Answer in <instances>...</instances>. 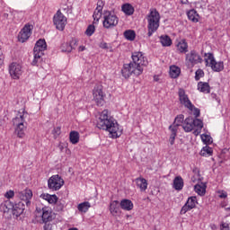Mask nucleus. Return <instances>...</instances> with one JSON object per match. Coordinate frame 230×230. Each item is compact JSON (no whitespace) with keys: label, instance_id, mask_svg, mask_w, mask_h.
<instances>
[{"label":"nucleus","instance_id":"f257e3e1","mask_svg":"<svg viewBox=\"0 0 230 230\" xmlns=\"http://www.w3.org/2000/svg\"><path fill=\"white\" fill-rule=\"evenodd\" d=\"M133 63L125 64L122 68V76L130 78L131 75L139 76L143 74V66H148V60L142 52H134L132 54Z\"/></svg>","mask_w":230,"mask_h":230},{"label":"nucleus","instance_id":"f03ea898","mask_svg":"<svg viewBox=\"0 0 230 230\" xmlns=\"http://www.w3.org/2000/svg\"><path fill=\"white\" fill-rule=\"evenodd\" d=\"M97 127L102 130H107L113 137H119L123 134V129L119 128L118 121L109 115V110L102 111L97 120Z\"/></svg>","mask_w":230,"mask_h":230},{"label":"nucleus","instance_id":"7ed1b4c3","mask_svg":"<svg viewBox=\"0 0 230 230\" xmlns=\"http://www.w3.org/2000/svg\"><path fill=\"white\" fill-rule=\"evenodd\" d=\"M204 128V123L199 119H193L191 117H188L182 123V128L185 132H192L194 136H199L200 134V130Z\"/></svg>","mask_w":230,"mask_h":230},{"label":"nucleus","instance_id":"20e7f679","mask_svg":"<svg viewBox=\"0 0 230 230\" xmlns=\"http://www.w3.org/2000/svg\"><path fill=\"white\" fill-rule=\"evenodd\" d=\"M161 20V16L159 15V12L157 10H152L150 13L147 15V35L148 37H152L155 31H157L159 28V21Z\"/></svg>","mask_w":230,"mask_h":230},{"label":"nucleus","instance_id":"39448f33","mask_svg":"<svg viewBox=\"0 0 230 230\" xmlns=\"http://www.w3.org/2000/svg\"><path fill=\"white\" fill-rule=\"evenodd\" d=\"M26 113L22 112V113H18L17 116L13 119V125L15 128V134L16 136H18V137H24L25 134V130H26V119L25 117Z\"/></svg>","mask_w":230,"mask_h":230},{"label":"nucleus","instance_id":"423d86ee","mask_svg":"<svg viewBox=\"0 0 230 230\" xmlns=\"http://www.w3.org/2000/svg\"><path fill=\"white\" fill-rule=\"evenodd\" d=\"M178 96L180 100V103L184 105L189 111H191L195 118H199L200 116V110L195 108V106L191 103V101L188 98L186 92L183 89H180L178 92Z\"/></svg>","mask_w":230,"mask_h":230},{"label":"nucleus","instance_id":"0eeeda50","mask_svg":"<svg viewBox=\"0 0 230 230\" xmlns=\"http://www.w3.org/2000/svg\"><path fill=\"white\" fill-rule=\"evenodd\" d=\"M35 217L37 222H42L43 224L51 222V220H53V210H51V208L49 207L42 208H37L35 210Z\"/></svg>","mask_w":230,"mask_h":230},{"label":"nucleus","instance_id":"6e6552de","mask_svg":"<svg viewBox=\"0 0 230 230\" xmlns=\"http://www.w3.org/2000/svg\"><path fill=\"white\" fill-rule=\"evenodd\" d=\"M48 48V45L46 44V40H39L34 47V59L32 61V66H37V62L40 60V58L44 56V51H46V49Z\"/></svg>","mask_w":230,"mask_h":230},{"label":"nucleus","instance_id":"1a4fd4ad","mask_svg":"<svg viewBox=\"0 0 230 230\" xmlns=\"http://www.w3.org/2000/svg\"><path fill=\"white\" fill-rule=\"evenodd\" d=\"M105 92H103V85L97 84L93 91V102L98 107H103L105 105Z\"/></svg>","mask_w":230,"mask_h":230},{"label":"nucleus","instance_id":"9d476101","mask_svg":"<svg viewBox=\"0 0 230 230\" xmlns=\"http://www.w3.org/2000/svg\"><path fill=\"white\" fill-rule=\"evenodd\" d=\"M119 19L116 14L112 13L111 11H105L103 13V28L106 30H111L115 26H118Z\"/></svg>","mask_w":230,"mask_h":230},{"label":"nucleus","instance_id":"9b49d317","mask_svg":"<svg viewBox=\"0 0 230 230\" xmlns=\"http://www.w3.org/2000/svg\"><path fill=\"white\" fill-rule=\"evenodd\" d=\"M205 62H206V66H208V67H211L213 71L220 72L224 69V63L217 62L215 60V58L213 57V54L211 53L205 54Z\"/></svg>","mask_w":230,"mask_h":230},{"label":"nucleus","instance_id":"f8f14e48","mask_svg":"<svg viewBox=\"0 0 230 230\" xmlns=\"http://www.w3.org/2000/svg\"><path fill=\"white\" fill-rule=\"evenodd\" d=\"M48 186L52 191H58L64 186V179L58 174L53 175L49 179Z\"/></svg>","mask_w":230,"mask_h":230},{"label":"nucleus","instance_id":"ddd939ff","mask_svg":"<svg viewBox=\"0 0 230 230\" xmlns=\"http://www.w3.org/2000/svg\"><path fill=\"white\" fill-rule=\"evenodd\" d=\"M53 22L57 30L64 31V28H66V24H67V18L58 10L53 17Z\"/></svg>","mask_w":230,"mask_h":230},{"label":"nucleus","instance_id":"4468645a","mask_svg":"<svg viewBox=\"0 0 230 230\" xmlns=\"http://www.w3.org/2000/svg\"><path fill=\"white\" fill-rule=\"evenodd\" d=\"M31 31H33V25L30 23L25 24L18 35V40L20 42H26L31 36Z\"/></svg>","mask_w":230,"mask_h":230},{"label":"nucleus","instance_id":"2eb2a0df","mask_svg":"<svg viewBox=\"0 0 230 230\" xmlns=\"http://www.w3.org/2000/svg\"><path fill=\"white\" fill-rule=\"evenodd\" d=\"M185 60L189 66H193L196 64H200V62H202V58H200V55H199L197 51L191 50L186 55Z\"/></svg>","mask_w":230,"mask_h":230},{"label":"nucleus","instance_id":"dca6fc26","mask_svg":"<svg viewBox=\"0 0 230 230\" xmlns=\"http://www.w3.org/2000/svg\"><path fill=\"white\" fill-rule=\"evenodd\" d=\"M33 197V192L31 190H25L23 191L18 192V199H20L21 202H23L26 206H30L31 204V198Z\"/></svg>","mask_w":230,"mask_h":230},{"label":"nucleus","instance_id":"f3484780","mask_svg":"<svg viewBox=\"0 0 230 230\" xmlns=\"http://www.w3.org/2000/svg\"><path fill=\"white\" fill-rule=\"evenodd\" d=\"M9 73L14 80H19L21 75H22V70L21 65L17 63H13L9 66Z\"/></svg>","mask_w":230,"mask_h":230},{"label":"nucleus","instance_id":"a211bd4d","mask_svg":"<svg viewBox=\"0 0 230 230\" xmlns=\"http://www.w3.org/2000/svg\"><path fill=\"white\" fill-rule=\"evenodd\" d=\"M24 209H26V204L22 201H19L13 208V215L14 217H21L22 213H24Z\"/></svg>","mask_w":230,"mask_h":230},{"label":"nucleus","instance_id":"6ab92c4d","mask_svg":"<svg viewBox=\"0 0 230 230\" xmlns=\"http://www.w3.org/2000/svg\"><path fill=\"white\" fill-rule=\"evenodd\" d=\"M13 203L11 202L10 200L4 201L0 205V211L4 215L10 213L11 211L13 212Z\"/></svg>","mask_w":230,"mask_h":230},{"label":"nucleus","instance_id":"aec40b11","mask_svg":"<svg viewBox=\"0 0 230 230\" xmlns=\"http://www.w3.org/2000/svg\"><path fill=\"white\" fill-rule=\"evenodd\" d=\"M119 206L120 203L118 200H113L110 204V213L112 215V217H118L119 215Z\"/></svg>","mask_w":230,"mask_h":230},{"label":"nucleus","instance_id":"412c9836","mask_svg":"<svg viewBox=\"0 0 230 230\" xmlns=\"http://www.w3.org/2000/svg\"><path fill=\"white\" fill-rule=\"evenodd\" d=\"M135 182L137 188H139L140 191H146V189L148 188V181H146V179L141 177L137 178L135 180Z\"/></svg>","mask_w":230,"mask_h":230},{"label":"nucleus","instance_id":"4be33fe9","mask_svg":"<svg viewBox=\"0 0 230 230\" xmlns=\"http://www.w3.org/2000/svg\"><path fill=\"white\" fill-rule=\"evenodd\" d=\"M187 16L189 21H191V22H199L200 20V15H199V13H197L195 9H191L187 12Z\"/></svg>","mask_w":230,"mask_h":230},{"label":"nucleus","instance_id":"5701e85b","mask_svg":"<svg viewBox=\"0 0 230 230\" xmlns=\"http://www.w3.org/2000/svg\"><path fill=\"white\" fill-rule=\"evenodd\" d=\"M184 115L181 114V115H178L175 119H174V122L172 125H171L169 127V128H175L176 130H179V127H182V123H184Z\"/></svg>","mask_w":230,"mask_h":230},{"label":"nucleus","instance_id":"b1692460","mask_svg":"<svg viewBox=\"0 0 230 230\" xmlns=\"http://www.w3.org/2000/svg\"><path fill=\"white\" fill-rule=\"evenodd\" d=\"M120 208L124 209V211H132V209H134V204L130 199H122L120 201Z\"/></svg>","mask_w":230,"mask_h":230},{"label":"nucleus","instance_id":"393cba45","mask_svg":"<svg viewBox=\"0 0 230 230\" xmlns=\"http://www.w3.org/2000/svg\"><path fill=\"white\" fill-rule=\"evenodd\" d=\"M173 188L178 191L182 190V188H184V180H182V177L181 176L175 177V179L173 180Z\"/></svg>","mask_w":230,"mask_h":230},{"label":"nucleus","instance_id":"a878e982","mask_svg":"<svg viewBox=\"0 0 230 230\" xmlns=\"http://www.w3.org/2000/svg\"><path fill=\"white\" fill-rule=\"evenodd\" d=\"M40 198L44 200H48L49 204H57L58 201L57 195L41 194Z\"/></svg>","mask_w":230,"mask_h":230},{"label":"nucleus","instance_id":"bb28decb","mask_svg":"<svg viewBox=\"0 0 230 230\" xmlns=\"http://www.w3.org/2000/svg\"><path fill=\"white\" fill-rule=\"evenodd\" d=\"M122 12L125 13V15H134V6L130 4H124L121 6Z\"/></svg>","mask_w":230,"mask_h":230},{"label":"nucleus","instance_id":"cd10ccee","mask_svg":"<svg viewBox=\"0 0 230 230\" xmlns=\"http://www.w3.org/2000/svg\"><path fill=\"white\" fill-rule=\"evenodd\" d=\"M177 49L180 53H188V42H186V40H181L178 42Z\"/></svg>","mask_w":230,"mask_h":230},{"label":"nucleus","instance_id":"c85d7f7f","mask_svg":"<svg viewBox=\"0 0 230 230\" xmlns=\"http://www.w3.org/2000/svg\"><path fill=\"white\" fill-rule=\"evenodd\" d=\"M194 190L198 195H206V183H198L194 186Z\"/></svg>","mask_w":230,"mask_h":230},{"label":"nucleus","instance_id":"c756f323","mask_svg":"<svg viewBox=\"0 0 230 230\" xmlns=\"http://www.w3.org/2000/svg\"><path fill=\"white\" fill-rule=\"evenodd\" d=\"M102 10H103V7L98 4L93 15L94 22H98L102 18Z\"/></svg>","mask_w":230,"mask_h":230},{"label":"nucleus","instance_id":"7c9ffc66","mask_svg":"<svg viewBox=\"0 0 230 230\" xmlns=\"http://www.w3.org/2000/svg\"><path fill=\"white\" fill-rule=\"evenodd\" d=\"M69 139L72 145H76L80 141V135L76 131H71L69 135Z\"/></svg>","mask_w":230,"mask_h":230},{"label":"nucleus","instance_id":"2f4dec72","mask_svg":"<svg viewBox=\"0 0 230 230\" xmlns=\"http://www.w3.org/2000/svg\"><path fill=\"white\" fill-rule=\"evenodd\" d=\"M170 75L172 78H178L181 75V68H179L177 66H172L170 67Z\"/></svg>","mask_w":230,"mask_h":230},{"label":"nucleus","instance_id":"473e14b6","mask_svg":"<svg viewBox=\"0 0 230 230\" xmlns=\"http://www.w3.org/2000/svg\"><path fill=\"white\" fill-rule=\"evenodd\" d=\"M89 208H91V203H89V201L83 202L77 206V209L81 211V213H87Z\"/></svg>","mask_w":230,"mask_h":230},{"label":"nucleus","instance_id":"72a5a7b5","mask_svg":"<svg viewBox=\"0 0 230 230\" xmlns=\"http://www.w3.org/2000/svg\"><path fill=\"white\" fill-rule=\"evenodd\" d=\"M160 42L164 47L172 46V39L168 35L161 36Z\"/></svg>","mask_w":230,"mask_h":230},{"label":"nucleus","instance_id":"f704fd0d","mask_svg":"<svg viewBox=\"0 0 230 230\" xmlns=\"http://www.w3.org/2000/svg\"><path fill=\"white\" fill-rule=\"evenodd\" d=\"M209 84L208 83L199 82L198 84V90L200 91V93H209Z\"/></svg>","mask_w":230,"mask_h":230},{"label":"nucleus","instance_id":"c9c22d12","mask_svg":"<svg viewBox=\"0 0 230 230\" xmlns=\"http://www.w3.org/2000/svg\"><path fill=\"white\" fill-rule=\"evenodd\" d=\"M171 130V135L169 137V143L171 146L175 145V137H177V129L175 128H169Z\"/></svg>","mask_w":230,"mask_h":230},{"label":"nucleus","instance_id":"e433bc0d","mask_svg":"<svg viewBox=\"0 0 230 230\" xmlns=\"http://www.w3.org/2000/svg\"><path fill=\"white\" fill-rule=\"evenodd\" d=\"M124 37L127 40H134V39H136V31L128 30L124 32Z\"/></svg>","mask_w":230,"mask_h":230},{"label":"nucleus","instance_id":"4c0bfd02","mask_svg":"<svg viewBox=\"0 0 230 230\" xmlns=\"http://www.w3.org/2000/svg\"><path fill=\"white\" fill-rule=\"evenodd\" d=\"M212 154H213V148L209 147L208 146H204L200 151V155H203V156L211 155Z\"/></svg>","mask_w":230,"mask_h":230},{"label":"nucleus","instance_id":"58836bf2","mask_svg":"<svg viewBox=\"0 0 230 230\" xmlns=\"http://www.w3.org/2000/svg\"><path fill=\"white\" fill-rule=\"evenodd\" d=\"M187 206L189 208H190L191 209H193V208H195L196 204H197V198L196 197H190L188 199L187 202H186Z\"/></svg>","mask_w":230,"mask_h":230},{"label":"nucleus","instance_id":"ea45409f","mask_svg":"<svg viewBox=\"0 0 230 230\" xmlns=\"http://www.w3.org/2000/svg\"><path fill=\"white\" fill-rule=\"evenodd\" d=\"M201 139L206 145H211L213 143V138L209 135H201Z\"/></svg>","mask_w":230,"mask_h":230},{"label":"nucleus","instance_id":"a19ab883","mask_svg":"<svg viewBox=\"0 0 230 230\" xmlns=\"http://www.w3.org/2000/svg\"><path fill=\"white\" fill-rule=\"evenodd\" d=\"M61 51L63 53H71L72 51L71 45H69V43H63L61 45Z\"/></svg>","mask_w":230,"mask_h":230},{"label":"nucleus","instance_id":"79ce46f5","mask_svg":"<svg viewBox=\"0 0 230 230\" xmlns=\"http://www.w3.org/2000/svg\"><path fill=\"white\" fill-rule=\"evenodd\" d=\"M95 27L94 25H89L85 31V35H87L88 37H91V35H93V33H94L95 31Z\"/></svg>","mask_w":230,"mask_h":230},{"label":"nucleus","instance_id":"37998d69","mask_svg":"<svg viewBox=\"0 0 230 230\" xmlns=\"http://www.w3.org/2000/svg\"><path fill=\"white\" fill-rule=\"evenodd\" d=\"M57 229L56 224L45 223L44 230H55Z\"/></svg>","mask_w":230,"mask_h":230},{"label":"nucleus","instance_id":"c03bdc74","mask_svg":"<svg viewBox=\"0 0 230 230\" xmlns=\"http://www.w3.org/2000/svg\"><path fill=\"white\" fill-rule=\"evenodd\" d=\"M68 44L70 45L72 50H73V49H75L76 47L78 46V40H76V39H72L71 41H70V43H68Z\"/></svg>","mask_w":230,"mask_h":230},{"label":"nucleus","instance_id":"a18cd8bd","mask_svg":"<svg viewBox=\"0 0 230 230\" xmlns=\"http://www.w3.org/2000/svg\"><path fill=\"white\" fill-rule=\"evenodd\" d=\"M52 134H53L54 137H58V136L61 134L60 127L54 128Z\"/></svg>","mask_w":230,"mask_h":230},{"label":"nucleus","instance_id":"49530a36","mask_svg":"<svg viewBox=\"0 0 230 230\" xmlns=\"http://www.w3.org/2000/svg\"><path fill=\"white\" fill-rule=\"evenodd\" d=\"M190 209H191V208H190L186 203L185 205L181 208V215H186V213H188V211H190Z\"/></svg>","mask_w":230,"mask_h":230},{"label":"nucleus","instance_id":"de8ad7c7","mask_svg":"<svg viewBox=\"0 0 230 230\" xmlns=\"http://www.w3.org/2000/svg\"><path fill=\"white\" fill-rule=\"evenodd\" d=\"M56 203L57 211H62V209H64V201H57Z\"/></svg>","mask_w":230,"mask_h":230},{"label":"nucleus","instance_id":"09e8293b","mask_svg":"<svg viewBox=\"0 0 230 230\" xmlns=\"http://www.w3.org/2000/svg\"><path fill=\"white\" fill-rule=\"evenodd\" d=\"M202 76H204V71L199 69L196 71V76L195 79L196 80H200V78H202Z\"/></svg>","mask_w":230,"mask_h":230},{"label":"nucleus","instance_id":"8fccbe9b","mask_svg":"<svg viewBox=\"0 0 230 230\" xmlns=\"http://www.w3.org/2000/svg\"><path fill=\"white\" fill-rule=\"evenodd\" d=\"M217 193L219 199H227V192L226 190H218Z\"/></svg>","mask_w":230,"mask_h":230},{"label":"nucleus","instance_id":"3c124183","mask_svg":"<svg viewBox=\"0 0 230 230\" xmlns=\"http://www.w3.org/2000/svg\"><path fill=\"white\" fill-rule=\"evenodd\" d=\"M15 195V192L13 190H9L4 194L5 199H13V196Z\"/></svg>","mask_w":230,"mask_h":230},{"label":"nucleus","instance_id":"603ef678","mask_svg":"<svg viewBox=\"0 0 230 230\" xmlns=\"http://www.w3.org/2000/svg\"><path fill=\"white\" fill-rule=\"evenodd\" d=\"M4 62V55L3 54V50H0V67Z\"/></svg>","mask_w":230,"mask_h":230},{"label":"nucleus","instance_id":"864d4df0","mask_svg":"<svg viewBox=\"0 0 230 230\" xmlns=\"http://www.w3.org/2000/svg\"><path fill=\"white\" fill-rule=\"evenodd\" d=\"M221 230H229V224H227V223H222V225H221Z\"/></svg>","mask_w":230,"mask_h":230},{"label":"nucleus","instance_id":"5fc2aeb1","mask_svg":"<svg viewBox=\"0 0 230 230\" xmlns=\"http://www.w3.org/2000/svg\"><path fill=\"white\" fill-rule=\"evenodd\" d=\"M100 48H102V49H109V45H107L106 42H102Z\"/></svg>","mask_w":230,"mask_h":230},{"label":"nucleus","instance_id":"6e6d98bb","mask_svg":"<svg viewBox=\"0 0 230 230\" xmlns=\"http://www.w3.org/2000/svg\"><path fill=\"white\" fill-rule=\"evenodd\" d=\"M78 51H85V46H80Z\"/></svg>","mask_w":230,"mask_h":230},{"label":"nucleus","instance_id":"4d7b16f0","mask_svg":"<svg viewBox=\"0 0 230 230\" xmlns=\"http://www.w3.org/2000/svg\"><path fill=\"white\" fill-rule=\"evenodd\" d=\"M182 4H188V0H181Z\"/></svg>","mask_w":230,"mask_h":230},{"label":"nucleus","instance_id":"13d9d810","mask_svg":"<svg viewBox=\"0 0 230 230\" xmlns=\"http://www.w3.org/2000/svg\"><path fill=\"white\" fill-rule=\"evenodd\" d=\"M68 230H78V228H70Z\"/></svg>","mask_w":230,"mask_h":230},{"label":"nucleus","instance_id":"bf43d9fd","mask_svg":"<svg viewBox=\"0 0 230 230\" xmlns=\"http://www.w3.org/2000/svg\"><path fill=\"white\" fill-rule=\"evenodd\" d=\"M157 80H159V78L155 76V81L157 82Z\"/></svg>","mask_w":230,"mask_h":230},{"label":"nucleus","instance_id":"052dcab7","mask_svg":"<svg viewBox=\"0 0 230 230\" xmlns=\"http://www.w3.org/2000/svg\"><path fill=\"white\" fill-rule=\"evenodd\" d=\"M191 181H192L193 182H195V178H191Z\"/></svg>","mask_w":230,"mask_h":230}]
</instances>
